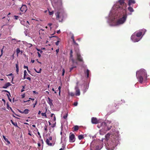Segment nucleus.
Segmentation results:
<instances>
[{
    "mask_svg": "<svg viewBox=\"0 0 150 150\" xmlns=\"http://www.w3.org/2000/svg\"><path fill=\"white\" fill-rule=\"evenodd\" d=\"M126 4L124 0H120L114 5L109 14L108 23L110 26H119L126 21Z\"/></svg>",
    "mask_w": 150,
    "mask_h": 150,
    "instance_id": "f257e3e1",
    "label": "nucleus"
},
{
    "mask_svg": "<svg viewBox=\"0 0 150 150\" xmlns=\"http://www.w3.org/2000/svg\"><path fill=\"white\" fill-rule=\"evenodd\" d=\"M105 139H102V141L97 140L92 141L91 144V148L93 150H100L103 146V142L104 140L107 142L105 144L106 149L108 150H113L119 143L120 138L117 132L108 133L105 136Z\"/></svg>",
    "mask_w": 150,
    "mask_h": 150,
    "instance_id": "f03ea898",
    "label": "nucleus"
},
{
    "mask_svg": "<svg viewBox=\"0 0 150 150\" xmlns=\"http://www.w3.org/2000/svg\"><path fill=\"white\" fill-rule=\"evenodd\" d=\"M98 125V127L100 128L102 127L101 129L100 130L99 133L100 135L104 134L106 132L111 129L112 127V125L111 121L108 120H106L105 122H102L100 125Z\"/></svg>",
    "mask_w": 150,
    "mask_h": 150,
    "instance_id": "7ed1b4c3",
    "label": "nucleus"
},
{
    "mask_svg": "<svg viewBox=\"0 0 150 150\" xmlns=\"http://www.w3.org/2000/svg\"><path fill=\"white\" fill-rule=\"evenodd\" d=\"M137 78L140 83H142L143 81H146L147 79V74L145 70L141 69L136 72Z\"/></svg>",
    "mask_w": 150,
    "mask_h": 150,
    "instance_id": "20e7f679",
    "label": "nucleus"
},
{
    "mask_svg": "<svg viewBox=\"0 0 150 150\" xmlns=\"http://www.w3.org/2000/svg\"><path fill=\"white\" fill-rule=\"evenodd\" d=\"M146 31L145 29H143L139 32H135L132 35L131 39L134 42H138L141 38H140V37L142 35V32L145 33Z\"/></svg>",
    "mask_w": 150,
    "mask_h": 150,
    "instance_id": "39448f33",
    "label": "nucleus"
},
{
    "mask_svg": "<svg viewBox=\"0 0 150 150\" xmlns=\"http://www.w3.org/2000/svg\"><path fill=\"white\" fill-rule=\"evenodd\" d=\"M55 15L57 19L59 21H61L64 16L65 13L63 10H59L57 13H55Z\"/></svg>",
    "mask_w": 150,
    "mask_h": 150,
    "instance_id": "423d86ee",
    "label": "nucleus"
},
{
    "mask_svg": "<svg viewBox=\"0 0 150 150\" xmlns=\"http://www.w3.org/2000/svg\"><path fill=\"white\" fill-rule=\"evenodd\" d=\"M79 83L78 82H77L76 83V85L75 86V89L76 91L75 95L76 96H79L80 95V90L78 86V83Z\"/></svg>",
    "mask_w": 150,
    "mask_h": 150,
    "instance_id": "0eeeda50",
    "label": "nucleus"
},
{
    "mask_svg": "<svg viewBox=\"0 0 150 150\" xmlns=\"http://www.w3.org/2000/svg\"><path fill=\"white\" fill-rule=\"evenodd\" d=\"M21 23L22 25H24L27 28L29 27V22L28 21H25L24 20H22L21 21Z\"/></svg>",
    "mask_w": 150,
    "mask_h": 150,
    "instance_id": "6e6552de",
    "label": "nucleus"
},
{
    "mask_svg": "<svg viewBox=\"0 0 150 150\" xmlns=\"http://www.w3.org/2000/svg\"><path fill=\"white\" fill-rule=\"evenodd\" d=\"M69 138V142H74L75 140L74 135L73 134H72L70 135Z\"/></svg>",
    "mask_w": 150,
    "mask_h": 150,
    "instance_id": "1a4fd4ad",
    "label": "nucleus"
},
{
    "mask_svg": "<svg viewBox=\"0 0 150 150\" xmlns=\"http://www.w3.org/2000/svg\"><path fill=\"white\" fill-rule=\"evenodd\" d=\"M20 9L22 12H25L27 10V7L26 5H23L21 7Z\"/></svg>",
    "mask_w": 150,
    "mask_h": 150,
    "instance_id": "9d476101",
    "label": "nucleus"
},
{
    "mask_svg": "<svg viewBox=\"0 0 150 150\" xmlns=\"http://www.w3.org/2000/svg\"><path fill=\"white\" fill-rule=\"evenodd\" d=\"M76 55L77 59L80 62L83 61L82 58L81 56L79 51L76 52Z\"/></svg>",
    "mask_w": 150,
    "mask_h": 150,
    "instance_id": "9b49d317",
    "label": "nucleus"
},
{
    "mask_svg": "<svg viewBox=\"0 0 150 150\" xmlns=\"http://www.w3.org/2000/svg\"><path fill=\"white\" fill-rule=\"evenodd\" d=\"M92 123L93 124H97L98 123L99 121L96 117H93L91 119Z\"/></svg>",
    "mask_w": 150,
    "mask_h": 150,
    "instance_id": "f8f14e48",
    "label": "nucleus"
},
{
    "mask_svg": "<svg viewBox=\"0 0 150 150\" xmlns=\"http://www.w3.org/2000/svg\"><path fill=\"white\" fill-rule=\"evenodd\" d=\"M29 110L27 109L25 110H24V111H22L20 110L19 111V112L21 113H25V114H27L28 113H29Z\"/></svg>",
    "mask_w": 150,
    "mask_h": 150,
    "instance_id": "ddd939ff",
    "label": "nucleus"
},
{
    "mask_svg": "<svg viewBox=\"0 0 150 150\" xmlns=\"http://www.w3.org/2000/svg\"><path fill=\"white\" fill-rule=\"evenodd\" d=\"M11 85L10 83L7 82L6 83L4 86L3 87V88H7L8 86H11Z\"/></svg>",
    "mask_w": 150,
    "mask_h": 150,
    "instance_id": "4468645a",
    "label": "nucleus"
},
{
    "mask_svg": "<svg viewBox=\"0 0 150 150\" xmlns=\"http://www.w3.org/2000/svg\"><path fill=\"white\" fill-rule=\"evenodd\" d=\"M48 103L50 105V106H51L53 105V100L50 99V98L49 97H48Z\"/></svg>",
    "mask_w": 150,
    "mask_h": 150,
    "instance_id": "2eb2a0df",
    "label": "nucleus"
},
{
    "mask_svg": "<svg viewBox=\"0 0 150 150\" xmlns=\"http://www.w3.org/2000/svg\"><path fill=\"white\" fill-rule=\"evenodd\" d=\"M72 53H73V52H72V50H71L70 51V59H71V60L72 61L73 63H74V60L73 58Z\"/></svg>",
    "mask_w": 150,
    "mask_h": 150,
    "instance_id": "dca6fc26",
    "label": "nucleus"
},
{
    "mask_svg": "<svg viewBox=\"0 0 150 150\" xmlns=\"http://www.w3.org/2000/svg\"><path fill=\"white\" fill-rule=\"evenodd\" d=\"M135 3V1L134 0H129L128 2V5L130 6L132 4H134Z\"/></svg>",
    "mask_w": 150,
    "mask_h": 150,
    "instance_id": "f3484780",
    "label": "nucleus"
},
{
    "mask_svg": "<svg viewBox=\"0 0 150 150\" xmlns=\"http://www.w3.org/2000/svg\"><path fill=\"white\" fill-rule=\"evenodd\" d=\"M89 71L88 69H87L86 71H84V73L85 74L87 75V78H88L89 77Z\"/></svg>",
    "mask_w": 150,
    "mask_h": 150,
    "instance_id": "a211bd4d",
    "label": "nucleus"
},
{
    "mask_svg": "<svg viewBox=\"0 0 150 150\" xmlns=\"http://www.w3.org/2000/svg\"><path fill=\"white\" fill-rule=\"evenodd\" d=\"M16 72L17 74H18V72L19 71V67L18 63L16 64Z\"/></svg>",
    "mask_w": 150,
    "mask_h": 150,
    "instance_id": "6ab92c4d",
    "label": "nucleus"
},
{
    "mask_svg": "<svg viewBox=\"0 0 150 150\" xmlns=\"http://www.w3.org/2000/svg\"><path fill=\"white\" fill-rule=\"evenodd\" d=\"M50 141L49 139H47L46 140V143L48 145L51 146L52 145V144L51 143H50Z\"/></svg>",
    "mask_w": 150,
    "mask_h": 150,
    "instance_id": "aec40b11",
    "label": "nucleus"
},
{
    "mask_svg": "<svg viewBox=\"0 0 150 150\" xmlns=\"http://www.w3.org/2000/svg\"><path fill=\"white\" fill-rule=\"evenodd\" d=\"M44 30L43 29H40L39 31V33L40 34H44L45 33L44 32Z\"/></svg>",
    "mask_w": 150,
    "mask_h": 150,
    "instance_id": "412c9836",
    "label": "nucleus"
},
{
    "mask_svg": "<svg viewBox=\"0 0 150 150\" xmlns=\"http://www.w3.org/2000/svg\"><path fill=\"white\" fill-rule=\"evenodd\" d=\"M3 137L4 139L7 142V143L8 144H10V142L8 140L7 138H6V137L5 136L3 135Z\"/></svg>",
    "mask_w": 150,
    "mask_h": 150,
    "instance_id": "4be33fe9",
    "label": "nucleus"
},
{
    "mask_svg": "<svg viewBox=\"0 0 150 150\" xmlns=\"http://www.w3.org/2000/svg\"><path fill=\"white\" fill-rule=\"evenodd\" d=\"M128 10L129 11H130V12H133L134 11V9H133V8L131 7H130V6L128 8Z\"/></svg>",
    "mask_w": 150,
    "mask_h": 150,
    "instance_id": "5701e85b",
    "label": "nucleus"
},
{
    "mask_svg": "<svg viewBox=\"0 0 150 150\" xmlns=\"http://www.w3.org/2000/svg\"><path fill=\"white\" fill-rule=\"evenodd\" d=\"M57 38L58 39V41L55 42V45L57 46L59 45V42L60 41L61 39L58 38Z\"/></svg>",
    "mask_w": 150,
    "mask_h": 150,
    "instance_id": "b1692460",
    "label": "nucleus"
},
{
    "mask_svg": "<svg viewBox=\"0 0 150 150\" xmlns=\"http://www.w3.org/2000/svg\"><path fill=\"white\" fill-rule=\"evenodd\" d=\"M74 130L75 131H77L79 129V126L77 125H76L74 126Z\"/></svg>",
    "mask_w": 150,
    "mask_h": 150,
    "instance_id": "393cba45",
    "label": "nucleus"
},
{
    "mask_svg": "<svg viewBox=\"0 0 150 150\" xmlns=\"http://www.w3.org/2000/svg\"><path fill=\"white\" fill-rule=\"evenodd\" d=\"M78 137L79 140H81L83 138V137L82 135H80L78 136Z\"/></svg>",
    "mask_w": 150,
    "mask_h": 150,
    "instance_id": "a878e982",
    "label": "nucleus"
},
{
    "mask_svg": "<svg viewBox=\"0 0 150 150\" xmlns=\"http://www.w3.org/2000/svg\"><path fill=\"white\" fill-rule=\"evenodd\" d=\"M68 94L69 95L71 96H74L75 94L73 92H69L68 93Z\"/></svg>",
    "mask_w": 150,
    "mask_h": 150,
    "instance_id": "bb28decb",
    "label": "nucleus"
},
{
    "mask_svg": "<svg viewBox=\"0 0 150 150\" xmlns=\"http://www.w3.org/2000/svg\"><path fill=\"white\" fill-rule=\"evenodd\" d=\"M35 71L37 73H40L41 72L42 69L41 68H40L39 71H37L36 69H34Z\"/></svg>",
    "mask_w": 150,
    "mask_h": 150,
    "instance_id": "cd10ccee",
    "label": "nucleus"
},
{
    "mask_svg": "<svg viewBox=\"0 0 150 150\" xmlns=\"http://www.w3.org/2000/svg\"><path fill=\"white\" fill-rule=\"evenodd\" d=\"M16 52L17 55L18 56V54H19L20 52V49L18 48H17L16 49Z\"/></svg>",
    "mask_w": 150,
    "mask_h": 150,
    "instance_id": "c85d7f7f",
    "label": "nucleus"
},
{
    "mask_svg": "<svg viewBox=\"0 0 150 150\" xmlns=\"http://www.w3.org/2000/svg\"><path fill=\"white\" fill-rule=\"evenodd\" d=\"M7 97H8V99L11 102V99L10 98V97L11 96V95L10 93H9L8 94H7Z\"/></svg>",
    "mask_w": 150,
    "mask_h": 150,
    "instance_id": "c756f323",
    "label": "nucleus"
},
{
    "mask_svg": "<svg viewBox=\"0 0 150 150\" xmlns=\"http://www.w3.org/2000/svg\"><path fill=\"white\" fill-rule=\"evenodd\" d=\"M49 14L50 15H52L54 13V11H49Z\"/></svg>",
    "mask_w": 150,
    "mask_h": 150,
    "instance_id": "7c9ffc66",
    "label": "nucleus"
},
{
    "mask_svg": "<svg viewBox=\"0 0 150 150\" xmlns=\"http://www.w3.org/2000/svg\"><path fill=\"white\" fill-rule=\"evenodd\" d=\"M41 115L42 116H45L46 117L47 115H46V112H44V113L42 112L41 113Z\"/></svg>",
    "mask_w": 150,
    "mask_h": 150,
    "instance_id": "2f4dec72",
    "label": "nucleus"
},
{
    "mask_svg": "<svg viewBox=\"0 0 150 150\" xmlns=\"http://www.w3.org/2000/svg\"><path fill=\"white\" fill-rule=\"evenodd\" d=\"M61 88V87L60 86H59L58 88V89L59 91V95H60Z\"/></svg>",
    "mask_w": 150,
    "mask_h": 150,
    "instance_id": "473e14b6",
    "label": "nucleus"
},
{
    "mask_svg": "<svg viewBox=\"0 0 150 150\" xmlns=\"http://www.w3.org/2000/svg\"><path fill=\"white\" fill-rule=\"evenodd\" d=\"M28 74L27 73L26 70H25L24 71V76H26Z\"/></svg>",
    "mask_w": 150,
    "mask_h": 150,
    "instance_id": "72a5a7b5",
    "label": "nucleus"
},
{
    "mask_svg": "<svg viewBox=\"0 0 150 150\" xmlns=\"http://www.w3.org/2000/svg\"><path fill=\"white\" fill-rule=\"evenodd\" d=\"M24 69H27V70L28 71V72H30V71L28 69V67L27 66H24Z\"/></svg>",
    "mask_w": 150,
    "mask_h": 150,
    "instance_id": "f704fd0d",
    "label": "nucleus"
},
{
    "mask_svg": "<svg viewBox=\"0 0 150 150\" xmlns=\"http://www.w3.org/2000/svg\"><path fill=\"white\" fill-rule=\"evenodd\" d=\"M62 76H64V73H65V70H64V69H62Z\"/></svg>",
    "mask_w": 150,
    "mask_h": 150,
    "instance_id": "c9c22d12",
    "label": "nucleus"
},
{
    "mask_svg": "<svg viewBox=\"0 0 150 150\" xmlns=\"http://www.w3.org/2000/svg\"><path fill=\"white\" fill-rule=\"evenodd\" d=\"M76 66H73V67H72L70 68V71H71L74 68H76Z\"/></svg>",
    "mask_w": 150,
    "mask_h": 150,
    "instance_id": "e433bc0d",
    "label": "nucleus"
},
{
    "mask_svg": "<svg viewBox=\"0 0 150 150\" xmlns=\"http://www.w3.org/2000/svg\"><path fill=\"white\" fill-rule=\"evenodd\" d=\"M13 125L15 127H18L17 124L16 122H15Z\"/></svg>",
    "mask_w": 150,
    "mask_h": 150,
    "instance_id": "4c0bfd02",
    "label": "nucleus"
},
{
    "mask_svg": "<svg viewBox=\"0 0 150 150\" xmlns=\"http://www.w3.org/2000/svg\"><path fill=\"white\" fill-rule=\"evenodd\" d=\"M14 17L15 18V19L17 20L18 19V16H14Z\"/></svg>",
    "mask_w": 150,
    "mask_h": 150,
    "instance_id": "58836bf2",
    "label": "nucleus"
},
{
    "mask_svg": "<svg viewBox=\"0 0 150 150\" xmlns=\"http://www.w3.org/2000/svg\"><path fill=\"white\" fill-rule=\"evenodd\" d=\"M73 43H74V44L75 45H78V44L74 40H73Z\"/></svg>",
    "mask_w": 150,
    "mask_h": 150,
    "instance_id": "ea45409f",
    "label": "nucleus"
},
{
    "mask_svg": "<svg viewBox=\"0 0 150 150\" xmlns=\"http://www.w3.org/2000/svg\"><path fill=\"white\" fill-rule=\"evenodd\" d=\"M78 103L77 102H74V105L75 106H76L77 105Z\"/></svg>",
    "mask_w": 150,
    "mask_h": 150,
    "instance_id": "a19ab883",
    "label": "nucleus"
},
{
    "mask_svg": "<svg viewBox=\"0 0 150 150\" xmlns=\"http://www.w3.org/2000/svg\"><path fill=\"white\" fill-rule=\"evenodd\" d=\"M37 50L38 51L40 52V53H42V51L40 49H37Z\"/></svg>",
    "mask_w": 150,
    "mask_h": 150,
    "instance_id": "79ce46f5",
    "label": "nucleus"
},
{
    "mask_svg": "<svg viewBox=\"0 0 150 150\" xmlns=\"http://www.w3.org/2000/svg\"><path fill=\"white\" fill-rule=\"evenodd\" d=\"M52 138L51 137H49L48 139H49V141L52 140Z\"/></svg>",
    "mask_w": 150,
    "mask_h": 150,
    "instance_id": "37998d69",
    "label": "nucleus"
},
{
    "mask_svg": "<svg viewBox=\"0 0 150 150\" xmlns=\"http://www.w3.org/2000/svg\"><path fill=\"white\" fill-rule=\"evenodd\" d=\"M67 114L66 115H64V116L63 117V118H64V119H66V118H67Z\"/></svg>",
    "mask_w": 150,
    "mask_h": 150,
    "instance_id": "c03bdc74",
    "label": "nucleus"
},
{
    "mask_svg": "<svg viewBox=\"0 0 150 150\" xmlns=\"http://www.w3.org/2000/svg\"><path fill=\"white\" fill-rule=\"evenodd\" d=\"M59 51V48L57 49L56 50V51L57 52V53H58Z\"/></svg>",
    "mask_w": 150,
    "mask_h": 150,
    "instance_id": "a18cd8bd",
    "label": "nucleus"
},
{
    "mask_svg": "<svg viewBox=\"0 0 150 150\" xmlns=\"http://www.w3.org/2000/svg\"><path fill=\"white\" fill-rule=\"evenodd\" d=\"M21 96H22V98H23L25 97V94H23L22 95H21Z\"/></svg>",
    "mask_w": 150,
    "mask_h": 150,
    "instance_id": "49530a36",
    "label": "nucleus"
},
{
    "mask_svg": "<svg viewBox=\"0 0 150 150\" xmlns=\"http://www.w3.org/2000/svg\"><path fill=\"white\" fill-rule=\"evenodd\" d=\"M74 35L73 34L72 36H71V39L72 40H74Z\"/></svg>",
    "mask_w": 150,
    "mask_h": 150,
    "instance_id": "de8ad7c7",
    "label": "nucleus"
},
{
    "mask_svg": "<svg viewBox=\"0 0 150 150\" xmlns=\"http://www.w3.org/2000/svg\"><path fill=\"white\" fill-rule=\"evenodd\" d=\"M38 56L39 57H41V55H40V53L39 52H38Z\"/></svg>",
    "mask_w": 150,
    "mask_h": 150,
    "instance_id": "09e8293b",
    "label": "nucleus"
},
{
    "mask_svg": "<svg viewBox=\"0 0 150 150\" xmlns=\"http://www.w3.org/2000/svg\"><path fill=\"white\" fill-rule=\"evenodd\" d=\"M37 103V101H36L35 103L33 104V105H34L33 107L34 108L35 107V105H36Z\"/></svg>",
    "mask_w": 150,
    "mask_h": 150,
    "instance_id": "8fccbe9b",
    "label": "nucleus"
},
{
    "mask_svg": "<svg viewBox=\"0 0 150 150\" xmlns=\"http://www.w3.org/2000/svg\"><path fill=\"white\" fill-rule=\"evenodd\" d=\"M26 79L30 81L31 80V78L29 77H28L26 78Z\"/></svg>",
    "mask_w": 150,
    "mask_h": 150,
    "instance_id": "3c124183",
    "label": "nucleus"
},
{
    "mask_svg": "<svg viewBox=\"0 0 150 150\" xmlns=\"http://www.w3.org/2000/svg\"><path fill=\"white\" fill-rule=\"evenodd\" d=\"M54 116H55V115L54 114H51V116L52 117H54Z\"/></svg>",
    "mask_w": 150,
    "mask_h": 150,
    "instance_id": "603ef678",
    "label": "nucleus"
},
{
    "mask_svg": "<svg viewBox=\"0 0 150 150\" xmlns=\"http://www.w3.org/2000/svg\"><path fill=\"white\" fill-rule=\"evenodd\" d=\"M60 30H59L57 31V33L59 34L60 33Z\"/></svg>",
    "mask_w": 150,
    "mask_h": 150,
    "instance_id": "864d4df0",
    "label": "nucleus"
},
{
    "mask_svg": "<svg viewBox=\"0 0 150 150\" xmlns=\"http://www.w3.org/2000/svg\"><path fill=\"white\" fill-rule=\"evenodd\" d=\"M38 135L40 137H41V136L40 135V133L38 132Z\"/></svg>",
    "mask_w": 150,
    "mask_h": 150,
    "instance_id": "5fc2aeb1",
    "label": "nucleus"
},
{
    "mask_svg": "<svg viewBox=\"0 0 150 150\" xmlns=\"http://www.w3.org/2000/svg\"><path fill=\"white\" fill-rule=\"evenodd\" d=\"M52 91H54V93H56V91H54V88H53L52 89Z\"/></svg>",
    "mask_w": 150,
    "mask_h": 150,
    "instance_id": "6e6d98bb",
    "label": "nucleus"
},
{
    "mask_svg": "<svg viewBox=\"0 0 150 150\" xmlns=\"http://www.w3.org/2000/svg\"><path fill=\"white\" fill-rule=\"evenodd\" d=\"M28 134L30 136L32 135V134H31V133H30V131H29V132L28 133Z\"/></svg>",
    "mask_w": 150,
    "mask_h": 150,
    "instance_id": "4d7b16f0",
    "label": "nucleus"
},
{
    "mask_svg": "<svg viewBox=\"0 0 150 150\" xmlns=\"http://www.w3.org/2000/svg\"><path fill=\"white\" fill-rule=\"evenodd\" d=\"M41 112L40 111H39L38 112V114H39V115L41 113Z\"/></svg>",
    "mask_w": 150,
    "mask_h": 150,
    "instance_id": "13d9d810",
    "label": "nucleus"
},
{
    "mask_svg": "<svg viewBox=\"0 0 150 150\" xmlns=\"http://www.w3.org/2000/svg\"><path fill=\"white\" fill-rule=\"evenodd\" d=\"M56 120V118L55 116L54 117V120L55 121Z\"/></svg>",
    "mask_w": 150,
    "mask_h": 150,
    "instance_id": "bf43d9fd",
    "label": "nucleus"
},
{
    "mask_svg": "<svg viewBox=\"0 0 150 150\" xmlns=\"http://www.w3.org/2000/svg\"><path fill=\"white\" fill-rule=\"evenodd\" d=\"M4 91L5 92H7V93H8L9 94L10 93L8 91H7V90H4Z\"/></svg>",
    "mask_w": 150,
    "mask_h": 150,
    "instance_id": "052dcab7",
    "label": "nucleus"
},
{
    "mask_svg": "<svg viewBox=\"0 0 150 150\" xmlns=\"http://www.w3.org/2000/svg\"><path fill=\"white\" fill-rule=\"evenodd\" d=\"M12 73H11L10 74H9V75H8L7 76H12Z\"/></svg>",
    "mask_w": 150,
    "mask_h": 150,
    "instance_id": "680f3d73",
    "label": "nucleus"
},
{
    "mask_svg": "<svg viewBox=\"0 0 150 150\" xmlns=\"http://www.w3.org/2000/svg\"><path fill=\"white\" fill-rule=\"evenodd\" d=\"M34 60H31V62L32 63H33L34 62Z\"/></svg>",
    "mask_w": 150,
    "mask_h": 150,
    "instance_id": "e2e57ef3",
    "label": "nucleus"
},
{
    "mask_svg": "<svg viewBox=\"0 0 150 150\" xmlns=\"http://www.w3.org/2000/svg\"><path fill=\"white\" fill-rule=\"evenodd\" d=\"M26 32H27V31H25V32H24V33L25 34V35L26 36H27V34L26 33Z\"/></svg>",
    "mask_w": 150,
    "mask_h": 150,
    "instance_id": "0e129e2a",
    "label": "nucleus"
},
{
    "mask_svg": "<svg viewBox=\"0 0 150 150\" xmlns=\"http://www.w3.org/2000/svg\"><path fill=\"white\" fill-rule=\"evenodd\" d=\"M32 127H36V126L35 125H32Z\"/></svg>",
    "mask_w": 150,
    "mask_h": 150,
    "instance_id": "69168bd1",
    "label": "nucleus"
},
{
    "mask_svg": "<svg viewBox=\"0 0 150 150\" xmlns=\"http://www.w3.org/2000/svg\"><path fill=\"white\" fill-rule=\"evenodd\" d=\"M24 91V90L23 89H22L21 90V92H23Z\"/></svg>",
    "mask_w": 150,
    "mask_h": 150,
    "instance_id": "338daca9",
    "label": "nucleus"
},
{
    "mask_svg": "<svg viewBox=\"0 0 150 150\" xmlns=\"http://www.w3.org/2000/svg\"><path fill=\"white\" fill-rule=\"evenodd\" d=\"M59 150H63V149H62V148H61Z\"/></svg>",
    "mask_w": 150,
    "mask_h": 150,
    "instance_id": "774afa93",
    "label": "nucleus"
}]
</instances>
